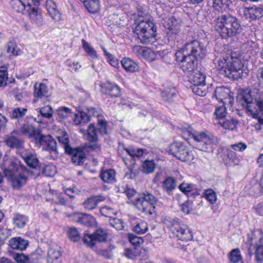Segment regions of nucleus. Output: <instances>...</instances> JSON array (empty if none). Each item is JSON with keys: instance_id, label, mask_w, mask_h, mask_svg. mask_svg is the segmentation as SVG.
Returning a JSON list of instances; mask_svg holds the SVG:
<instances>
[{"instance_id": "1", "label": "nucleus", "mask_w": 263, "mask_h": 263, "mask_svg": "<svg viewBox=\"0 0 263 263\" xmlns=\"http://www.w3.org/2000/svg\"><path fill=\"white\" fill-rule=\"evenodd\" d=\"M208 17L213 25L214 30L222 39L228 40L238 36L242 31L240 21L231 14L217 15L213 11H210Z\"/></svg>"}, {"instance_id": "2", "label": "nucleus", "mask_w": 263, "mask_h": 263, "mask_svg": "<svg viewBox=\"0 0 263 263\" xmlns=\"http://www.w3.org/2000/svg\"><path fill=\"white\" fill-rule=\"evenodd\" d=\"M218 71L232 80L247 78L249 70L240 58L232 54L227 58L214 60Z\"/></svg>"}, {"instance_id": "3", "label": "nucleus", "mask_w": 263, "mask_h": 263, "mask_svg": "<svg viewBox=\"0 0 263 263\" xmlns=\"http://www.w3.org/2000/svg\"><path fill=\"white\" fill-rule=\"evenodd\" d=\"M239 104L250 112L254 119L259 118L254 109L257 107V110L263 115V87L252 88L243 90L237 98Z\"/></svg>"}, {"instance_id": "4", "label": "nucleus", "mask_w": 263, "mask_h": 263, "mask_svg": "<svg viewBox=\"0 0 263 263\" xmlns=\"http://www.w3.org/2000/svg\"><path fill=\"white\" fill-rule=\"evenodd\" d=\"M30 172L17 159L11 160L9 166L4 170L5 176L10 178L13 187L16 190L20 189L27 182V177L22 173L30 175Z\"/></svg>"}, {"instance_id": "5", "label": "nucleus", "mask_w": 263, "mask_h": 263, "mask_svg": "<svg viewBox=\"0 0 263 263\" xmlns=\"http://www.w3.org/2000/svg\"><path fill=\"white\" fill-rule=\"evenodd\" d=\"M157 27L153 21L139 20L134 32L139 40L143 44H151L156 41Z\"/></svg>"}, {"instance_id": "6", "label": "nucleus", "mask_w": 263, "mask_h": 263, "mask_svg": "<svg viewBox=\"0 0 263 263\" xmlns=\"http://www.w3.org/2000/svg\"><path fill=\"white\" fill-rule=\"evenodd\" d=\"M165 221L172 232L179 239L182 241H189L193 239V236L191 230L187 226L182 223L178 218H166Z\"/></svg>"}, {"instance_id": "7", "label": "nucleus", "mask_w": 263, "mask_h": 263, "mask_svg": "<svg viewBox=\"0 0 263 263\" xmlns=\"http://www.w3.org/2000/svg\"><path fill=\"white\" fill-rule=\"evenodd\" d=\"M59 143L64 149V152L66 155L71 156L72 162L76 165H83V160L85 159V156L80 146L72 147L69 144V138L68 136H58Z\"/></svg>"}, {"instance_id": "8", "label": "nucleus", "mask_w": 263, "mask_h": 263, "mask_svg": "<svg viewBox=\"0 0 263 263\" xmlns=\"http://www.w3.org/2000/svg\"><path fill=\"white\" fill-rule=\"evenodd\" d=\"M175 57L179 67L184 72L194 73L197 70L198 61L193 59L189 53L180 49L176 52Z\"/></svg>"}, {"instance_id": "9", "label": "nucleus", "mask_w": 263, "mask_h": 263, "mask_svg": "<svg viewBox=\"0 0 263 263\" xmlns=\"http://www.w3.org/2000/svg\"><path fill=\"white\" fill-rule=\"evenodd\" d=\"M181 49L198 61L204 59L207 53L204 44L196 40L187 42Z\"/></svg>"}, {"instance_id": "10", "label": "nucleus", "mask_w": 263, "mask_h": 263, "mask_svg": "<svg viewBox=\"0 0 263 263\" xmlns=\"http://www.w3.org/2000/svg\"><path fill=\"white\" fill-rule=\"evenodd\" d=\"M163 26L165 28V38L169 43H174L178 38L179 33L181 31V24L174 16L168 17L164 20Z\"/></svg>"}, {"instance_id": "11", "label": "nucleus", "mask_w": 263, "mask_h": 263, "mask_svg": "<svg viewBox=\"0 0 263 263\" xmlns=\"http://www.w3.org/2000/svg\"><path fill=\"white\" fill-rule=\"evenodd\" d=\"M34 143L38 147L42 146L43 150L48 151L52 160L57 159L59 155L57 143L51 136H45L41 133Z\"/></svg>"}, {"instance_id": "12", "label": "nucleus", "mask_w": 263, "mask_h": 263, "mask_svg": "<svg viewBox=\"0 0 263 263\" xmlns=\"http://www.w3.org/2000/svg\"><path fill=\"white\" fill-rule=\"evenodd\" d=\"M168 152L183 162H191L194 159L192 152L182 142L172 143L168 147Z\"/></svg>"}, {"instance_id": "13", "label": "nucleus", "mask_w": 263, "mask_h": 263, "mask_svg": "<svg viewBox=\"0 0 263 263\" xmlns=\"http://www.w3.org/2000/svg\"><path fill=\"white\" fill-rule=\"evenodd\" d=\"M108 238V233L106 230L102 228L96 229L95 232L89 234L85 233L83 237V241L88 247H93L96 245V242H105Z\"/></svg>"}, {"instance_id": "14", "label": "nucleus", "mask_w": 263, "mask_h": 263, "mask_svg": "<svg viewBox=\"0 0 263 263\" xmlns=\"http://www.w3.org/2000/svg\"><path fill=\"white\" fill-rule=\"evenodd\" d=\"M230 89L226 87L221 86L217 87L213 95L219 102H222L223 104H230L232 106L234 102V98L230 95Z\"/></svg>"}, {"instance_id": "15", "label": "nucleus", "mask_w": 263, "mask_h": 263, "mask_svg": "<svg viewBox=\"0 0 263 263\" xmlns=\"http://www.w3.org/2000/svg\"><path fill=\"white\" fill-rule=\"evenodd\" d=\"M192 138L195 142L194 147L200 151L208 152L209 145L206 143L209 141L208 135L204 132H198L194 130Z\"/></svg>"}, {"instance_id": "16", "label": "nucleus", "mask_w": 263, "mask_h": 263, "mask_svg": "<svg viewBox=\"0 0 263 263\" xmlns=\"http://www.w3.org/2000/svg\"><path fill=\"white\" fill-rule=\"evenodd\" d=\"M179 189L184 193L189 199H201L202 196L199 193L200 190L197 189L195 184L183 182L179 185Z\"/></svg>"}, {"instance_id": "17", "label": "nucleus", "mask_w": 263, "mask_h": 263, "mask_svg": "<svg viewBox=\"0 0 263 263\" xmlns=\"http://www.w3.org/2000/svg\"><path fill=\"white\" fill-rule=\"evenodd\" d=\"M70 217L72 220L89 227H94L97 223L93 216L86 213H73L70 215Z\"/></svg>"}, {"instance_id": "18", "label": "nucleus", "mask_w": 263, "mask_h": 263, "mask_svg": "<svg viewBox=\"0 0 263 263\" xmlns=\"http://www.w3.org/2000/svg\"><path fill=\"white\" fill-rule=\"evenodd\" d=\"M102 92L111 98H117L121 95L119 86L115 83L110 82H106L102 85Z\"/></svg>"}, {"instance_id": "19", "label": "nucleus", "mask_w": 263, "mask_h": 263, "mask_svg": "<svg viewBox=\"0 0 263 263\" xmlns=\"http://www.w3.org/2000/svg\"><path fill=\"white\" fill-rule=\"evenodd\" d=\"M22 135L27 136L31 139L32 141L34 142L37 138L41 133L40 129H36L32 124L29 123L23 124L21 126Z\"/></svg>"}, {"instance_id": "20", "label": "nucleus", "mask_w": 263, "mask_h": 263, "mask_svg": "<svg viewBox=\"0 0 263 263\" xmlns=\"http://www.w3.org/2000/svg\"><path fill=\"white\" fill-rule=\"evenodd\" d=\"M134 203L139 211L146 214L152 215L155 212V206L144 200L142 196L136 198Z\"/></svg>"}, {"instance_id": "21", "label": "nucleus", "mask_w": 263, "mask_h": 263, "mask_svg": "<svg viewBox=\"0 0 263 263\" xmlns=\"http://www.w3.org/2000/svg\"><path fill=\"white\" fill-rule=\"evenodd\" d=\"M55 173V168L54 166L51 165H45L36 170V171L30 172V175L34 178H36L41 175H43L46 177H52Z\"/></svg>"}, {"instance_id": "22", "label": "nucleus", "mask_w": 263, "mask_h": 263, "mask_svg": "<svg viewBox=\"0 0 263 263\" xmlns=\"http://www.w3.org/2000/svg\"><path fill=\"white\" fill-rule=\"evenodd\" d=\"M46 8L48 14L55 22L61 19V13L57 8V6L53 0H47L46 2Z\"/></svg>"}, {"instance_id": "23", "label": "nucleus", "mask_w": 263, "mask_h": 263, "mask_svg": "<svg viewBox=\"0 0 263 263\" xmlns=\"http://www.w3.org/2000/svg\"><path fill=\"white\" fill-rule=\"evenodd\" d=\"M177 91L174 87H167L161 91L162 100L168 103L175 102L177 98Z\"/></svg>"}, {"instance_id": "24", "label": "nucleus", "mask_w": 263, "mask_h": 263, "mask_svg": "<svg viewBox=\"0 0 263 263\" xmlns=\"http://www.w3.org/2000/svg\"><path fill=\"white\" fill-rule=\"evenodd\" d=\"M105 199V198L102 195L91 196L85 200L83 205L86 209L92 210L97 206L100 202L103 201Z\"/></svg>"}, {"instance_id": "25", "label": "nucleus", "mask_w": 263, "mask_h": 263, "mask_svg": "<svg viewBox=\"0 0 263 263\" xmlns=\"http://www.w3.org/2000/svg\"><path fill=\"white\" fill-rule=\"evenodd\" d=\"M9 246L13 250L23 251L29 245L28 240L22 238L20 237L12 238L9 241Z\"/></svg>"}, {"instance_id": "26", "label": "nucleus", "mask_w": 263, "mask_h": 263, "mask_svg": "<svg viewBox=\"0 0 263 263\" xmlns=\"http://www.w3.org/2000/svg\"><path fill=\"white\" fill-rule=\"evenodd\" d=\"M61 248H50L48 252V263H60L62 261Z\"/></svg>"}, {"instance_id": "27", "label": "nucleus", "mask_w": 263, "mask_h": 263, "mask_svg": "<svg viewBox=\"0 0 263 263\" xmlns=\"http://www.w3.org/2000/svg\"><path fill=\"white\" fill-rule=\"evenodd\" d=\"M196 71L197 72L190 73V76L189 77V81L191 83V86H198L205 83V75L197 69Z\"/></svg>"}, {"instance_id": "28", "label": "nucleus", "mask_w": 263, "mask_h": 263, "mask_svg": "<svg viewBox=\"0 0 263 263\" xmlns=\"http://www.w3.org/2000/svg\"><path fill=\"white\" fill-rule=\"evenodd\" d=\"M123 68L127 72H134L138 71V64L128 58H124L121 61Z\"/></svg>"}, {"instance_id": "29", "label": "nucleus", "mask_w": 263, "mask_h": 263, "mask_svg": "<svg viewBox=\"0 0 263 263\" xmlns=\"http://www.w3.org/2000/svg\"><path fill=\"white\" fill-rule=\"evenodd\" d=\"M23 158L27 165L34 169L33 171H36L41 167V164H39V160L35 155L29 154Z\"/></svg>"}, {"instance_id": "30", "label": "nucleus", "mask_w": 263, "mask_h": 263, "mask_svg": "<svg viewBox=\"0 0 263 263\" xmlns=\"http://www.w3.org/2000/svg\"><path fill=\"white\" fill-rule=\"evenodd\" d=\"M85 8L91 13H95L100 9L99 0H81Z\"/></svg>"}, {"instance_id": "31", "label": "nucleus", "mask_w": 263, "mask_h": 263, "mask_svg": "<svg viewBox=\"0 0 263 263\" xmlns=\"http://www.w3.org/2000/svg\"><path fill=\"white\" fill-rule=\"evenodd\" d=\"M231 0H213L212 3V8L216 10L219 11L222 9H230L232 5Z\"/></svg>"}, {"instance_id": "32", "label": "nucleus", "mask_w": 263, "mask_h": 263, "mask_svg": "<svg viewBox=\"0 0 263 263\" xmlns=\"http://www.w3.org/2000/svg\"><path fill=\"white\" fill-rule=\"evenodd\" d=\"M176 180L173 177H167L164 180L162 189L168 195H170L172 191L176 187Z\"/></svg>"}, {"instance_id": "33", "label": "nucleus", "mask_w": 263, "mask_h": 263, "mask_svg": "<svg viewBox=\"0 0 263 263\" xmlns=\"http://www.w3.org/2000/svg\"><path fill=\"white\" fill-rule=\"evenodd\" d=\"M226 157L227 160H228V162H226L225 164L227 167L239 165L240 159L234 151L228 150Z\"/></svg>"}, {"instance_id": "34", "label": "nucleus", "mask_w": 263, "mask_h": 263, "mask_svg": "<svg viewBox=\"0 0 263 263\" xmlns=\"http://www.w3.org/2000/svg\"><path fill=\"white\" fill-rule=\"evenodd\" d=\"M162 51H158L155 52L149 48L143 49L142 55L148 62H153L155 61L158 56L162 57Z\"/></svg>"}, {"instance_id": "35", "label": "nucleus", "mask_w": 263, "mask_h": 263, "mask_svg": "<svg viewBox=\"0 0 263 263\" xmlns=\"http://www.w3.org/2000/svg\"><path fill=\"white\" fill-rule=\"evenodd\" d=\"M263 16V8L260 7H252L248 10V17L251 20H258Z\"/></svg>"}, {"instance_id": "36", "label": "nucleus", "mask_w": 263, "mask_h": 263, "mask_svg": "<svg viewBox=\"0 0 263 263\" xmlns=\"http://www.w3.org/2000/svg\"><path fill=\"white\" fill-rule=\"evenodd\" d=\"M116 172L114 170L108 169L101 171L100 177L101 180L106 183H111L115 180Z\"/></svg>"}, {"instance_id": "37", "label": "nucleus", "mask_w": 263, "mask_h": 263, "mask_svg": "<svg viewBox=\"0 0 263 263\" xmlns=\"http://www.w3.org/2000/svg\"><path fill=\"white\" fill-rule=\"evenodd\" d=\"M6 144L12 148H18L21 147L23 141L13 135H10L5 140Z\"/></svg>"}, {"instance_id": "38", "label": "nucleus", "mask_w": 263, "mask_h": 263, "mask_svg": "<svg viewBox=\"0 0 263 263\" xmlns=\"http://www.w3.org/2000/svg\"><path fill=\"white\" fill-rule=\"evenodd\" d=\"M87 139L90 142H97L98 140L97 130L94 124H90L87 130Z\"/></svg>"}, {"instance_id": "39", "label": "nucleus", "mask_w": 263, "mask_h": 263, "mask_svg": "<svg viewBox=\"0 0 263 263\" xmlns=\"http://www.w3.org/2000/svg\"><path fill=\"white\" fill-rule=\"evenodd\" d=\"M47 93L48 87L45 84L41 83L39 87H37L36 84L34 85V97L42 98L43 96H47Z\"/></svg>"}, {"instance_id": "40", "label": "nucleus", "mask_w": 263, "mask_h": 263, "mask_svg": "<svg viewBox=\"0 0 263 263\" xmlns=\"http://www.w3.org/2000/svg\"><path fill=\"white\" fill-rule=\"evenodd\" d=\"M27 220L28 218L26 216L18 213L15 214L13 219L14 224L18 228H24Z\"/></svg>"}, {"instance_id": "41", "label": "nucleus", "mask_w": 263, "mask_h": 263, "mask_svg": "<svg viewBox=\"0 0 263 263\" xmlns=\"http://www.w3.org/2000/svg\"><path fill=\"white\" fill-rule=\"evenodd\" d=\"M27 111L26 108L16 107L10 113L9 117L11 119H19L26 115Z\"/></svg>"}, {"instance_id": "42", "label": "nucleus", "mask_w": 263, "mask_h": 263, "mask_svg": "<svg viewBox=\"0 0 263 263\" xmlns=\"http://www.w3.org/2000/svg\"><path fill=\"white\" fill-rule=\"evenodd\" d=\"M71 114V110L66 107H61L56 110V115L58 116L57 119L59 122H62Z\"/></svg>"}, {"instance_id": "43", "label": "nucleus", "mask_w": 263, "mask_h": 263, "mask_svg": "<svg viewBox=\"0 0 263 263\" xmlns=\"http://www.w3.org/2000/svg\"><path fill=\"white\" fill-rule=\"evenodd\" d=\"M155 166L156 164L153 160H146L142 163V171L145 174L152 173L154 171Z\"/></svg>"}, {"instance_id": "44", "label": "nucleus", "mask_w": 263, "mask_h": 263, "mask_svg": "<svg viewBox=\"0 0 263 263\" xmlns=\"http://www.w3.org/2000/svg\"><path fill=\"white\" fill-rule=\"evenodd\" d=\"M123 149L132 158H139L143 155V150L140 148H134L133 147H123Z\"/></svg>"}, {"instance_id": "45", "label": "nucleus", "mask_w": 263, "mask_h": 263, "mask_svg": "<svg viewBox=\"0 0 263 263\" xmlns=\"http://www.w3.org/2000/svg\"><path fill=\"white\" fill-rule=\"evenodd\" d=\"M237 124L238 120L234 118H231L230 120L227 119L221 123V126L224 129L231 130L235 129L237 127Z\"/></svg>"}, {"instance_id": "46", "label": "nucleus", "mask_w": 263, "mask_h": 263, "mask_svg": "<svg viewBox=\"0 0 263 263\" xmlns=\"http://www.w3.org/2000/svg\"><path fill=\"white\" fill-rule=\"evenodd\" d=\"M67 234L69 239L73 242H78L80 239V235L77 228L74 227L69 228Z\"/></svg>"}, {"instance_id": "47", "label": "nucleus", "mask_w": 263, "mask_h": 263, "mask_svg": "<svg viewBox=\"0 0 263 263\" xmlns=\"http://www.w3.org/2000/svg\"><path fill=\"white\" fill-rule=\"evenodd\" d=\"M82 47L86 52L92 58L97 59L98 58L97 52L93 48L90 46L89 44L84 40H82Z\"/></svg>"}, {"instance_id": "48", "label": "nucleus", "mask_w": 263, "mask_h": 263, "mask_svg": "<svg viewBox=\"0 0 263 263\" xmlns=\"http://www.w3.org/2000/svg\"><path fill=\"white\" fill-rule=\"evenodd\" d=\"M90 143L91 142H90L85 143L83 145V146L80 147L81 148L82 152H83V154H84V156L85 157V159H84V160H83V164L84 163V161H85V160L86 159V154L84 152L86 149H89L90 151H96V150L100 151L101 149L100 145H99L98 143H96V142H95V143H94V144H91Z\"/></svg>"}, {"instance_id": "49", "label": "nucleus", "mask_w": 263, "mask_h": 263, "mask_svg": "<svg viewBox=\"0 0 263 263\" xmlns=\"http://www.w3.org/2000/svg\"><path fill=\"white\" fill-rule=\"evenodd\" d=\"M193 92L197 95L200 96H204L206 93V87L205 86V83L201 84L200 85L191 86Z\"/></svg>"}, {"instance_id": "50", "label": "nucleus", "mask_w": 263, "mask_h": 263, "mask_svg": "<svg viewBox=\"0 0 263 263\" xmlns=\"http://www.w3.org/2000/svg\"><path fill=\"white\" fill-rule=\"evenodd\" d=\"M11 6L17 12H23L26 10L24 0H12Z\"/></svg>"}, {"instance_id": "51", "label": "nucleus", "mask_w": 263, "mask_h": 263, "mask_svg": "<svg viewBox=\"0 0 263 263\" xmlns=\"http://www.w3.org/2000/svg\"><path fill=\"white\" fill-rule=\"evenodd\" d=\"M227 114V108L225 105L217 107L214 111V115L216 119L219 120L224 119Z\"/></svg>"}, {"instance_id": "52", "label": "nucleus", "mask_w": 263, "mask_h": 263, "mask_svg": "<svg viewBox=\"0 0 263 263\" xmlns=\"http://www.w3.org/2000/svg\"><path fill=\"white\" fill-rule=\"evenodd\" d=\"M148 230L147 223L144 221H141L136 224L133 228V230L137 234H141L145 233Z\"/></svg>"}, {"instance_id": "53", "label": "nucleus", "mask_w": 263, "mask_h": 263, "mask_svg": "<svg viewBox=\"0 0 263 263\" xmlns=\"http://www.w3.org/2000/svg\"><path fill=\"white\" fill-rule=\"evenodd\" d=\"M40 113L43 117L50 119L52 116L53 110L51 106L47 105L40 109Z\"/></svg>"}, {"instance_id": "54", "label": "nucleus", "mask_w": 263, "mask_h": 263, "mask_svg": "<svg viewBox=\"0 0 263 263\" xmlns=\"http://www.w3.org/2000/svg\"><path fill=\"white\" fill-rule=\"evenodd\" d=\"M128 238L129 242L134 247H139L141 243H142L144 240L142 237L137 236L133 234H129Z\"/></svg>"}, {"instance_id": "55", "label": "nucleus", "mask_w": 263, "mask_h": 263, "mask_svg": "<svg viewBox=\"0 0 263 263\" xmlns=\"http://www.w3.org/2000/svg\"><path fill=\"white\" fill-rule=\"evenodd\" d=\"M124 255L129 259H134L136 257L138 256L137 247H134L133 248L125 249Z\"/></svg>"}, {"instance_id": "56", "label": "nucleus", "mask_w": 263, "mask_h": 263, "mask_svg": "<svg viewBox=\"0 0 263 263\" xmlns=\"http://www.w3.org/2000/svg\"><path fill=\"white\" fill-rule=\"evenodd\" d=\"M194 199H189L184 203L181 205V211L186 214H189L191 210L192 209L193 204H194Z\"/></svg>"}, {"instance_id": "57", "label": "nucleus", "mask_w": 263, "mask_h": 263, "mask_svg": "<svg viewBox=\"0 0 263 263\" xmlns=\"http://www.w3.org/2000/svg\"><path fill=\"white\" fill-rule=\"evenodd\" d=\"M13 257L17 263H30L29 256L25 255L22 253L14 254Z\"/></svg>"}, {"instance_id": "58", "label": "nucleus", "mask_w": 263, "mask_h": 263, "mask_svg": "<svg viewBox=\"0 0 263 263\" xmlns=\"http://www.w3.org/2000/svg\"><path fill=\"white\" fill-rule=\"evenodd\" d=\"M242 257L238 249H234L230 253V259L233 263H237L241 260Z\"/></svg>"}, {"instance_id": "59", "label": "nucleus", "mask_w": 263, "mask_h": 263, "mask_svg": "<svg viewBox=\"0 0 263 263\" xmlns=\"http://www.w3.org/2000/svg\"><path fill=\"white\" fill-rule=\"evenodd\" d=\"M107 121L105 120H100L98 123V128L99 133L102 135L107 134Z\"/></svg>"}, {"instance_id": "60", "label": "nucleus", "mask_w": 263, "mask_h": 263, "mask_svg": "<svg viewBox=\"0 0 263 263\" xmlns=\"http://www.w3.org/2000/svg\"><path fill=\"white\" fill-rule=\"evenodd\" d=\"M17 45L14 41H11L8 42L6 46V51L8 53H12L13 55L18 54V51L16 50Z\"/></svg>"}, {"instance_id": "61", "label": "nucleus", "mask_w": 263, "mask_h": 263, "mask_svg": "<svg viewBox=\"0 0 263 263\" xmlns=\"http://www.w3.org/2000/svg\"><path fill=\"white\" fill-rule=\"evenodd\" d=\"M255 260L257 262H262L263 261V245H257L255 252Z\"/></svg>"}, {"instance_id": "62", "label": "nucleus", "mask_w": 263, "mask_h": 263, "mask_svg": "<svg viewBox=\"0 0 263 263\" xmlns=\"http://www.w3.org/2000/svg\"><path fill=\"white\" fill-rule=\"evenodd\" d=\"M205 198L210 203L214 204L216 201V193L211 189H208L205 193Z\"/></svg>"}, {"instance_id": "63", "label": "nucleus", "mask_w": 263, "mask_h": 263, "mask_svg": "<svg viewBox=\"0 0 263 263\" xmlns=\"http://www.w3.org/2000/svg\"><path fill=\"white\" fill-rule=\"evenodd\" d=\"M181 135L182 137L185 140H188L190 138H192V134L194 132L193 128L188 126L187 128H183L181 129Z\"/></svg>"}, {"instance_id": "64", "label": "nucleus", "mask_w": 263, "mask_h": 263, "mask_svg": "<svg viewBox=\"0 0 263 263\" xmlns=\"http://www.w3.org/2000/svg\"><path fill=\"white\" fill-rule=\"evenodd\" d=\"M142 197L144 198V200H146L153 206H155L154 205L157 202V198L152 194L148 193L146 194L143 193Z\"/></svg>"}]
</instances>
